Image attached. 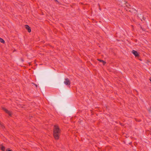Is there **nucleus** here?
Here are the masks:
<instances>
[{
	"mask_svg": "<svg viewBox=\"0 0 151 151\" xmlns=\"http://www.w3.org/2000/svg\"><path fill=\"white\" fill-rule=\"evenodd\" d=\"M54 127L53 133V136L55 139H58L59 138V129L57 125H55Z\"/></svg>",
	"mask_w": 151,
	"mask_h": 151,
	"instance_id": "obj_1",
	"label": "nucleus"
},
{
	"mask_svg": "<svg viewBox=\"0 0 151 151\" xmlns=\"http://www.w3.org/2000/svg\"><path fill=\"white\" fill-rule=\"evenodd\" d=\"M64 83L66 85H68L70 84V82L68 79L65 78L64 81Z\"/></svg>",
	"mask_w": 151,
	"mask_h": 151,
	"instance_id": "obj_2",
	"label": "nucleus"
},
{
	"mask_svg": "<svg viewBox=\"0 0 151 151\" xmlns=\"http://www.w3.org/2000/svg\"><path fill=\"white\" fill-rule=\"evenodd\" d=\"M3 109L9 115V116H11L12 114L11 112L4 108Z\"/></svg>",
	"mask_w": 151,
	"mask_h": 151,
	"instance_id": "obj_3",
	"label": "nucleus"
},
{
	"mask_svg": "<svg viewBox=\"0 0 151 151\" xmlns=\"http://www.w3.org/2000/svg\"><path fill=\"white\" fill-rule=\"evenodd\" d=\"M25 27L26 29H27L28 30V32H30L31 31V30L30 29V28L29 27V26L27 25H25Z\"/></svg>",
	"mask_w": 151,
	"mask_h": 151,
	"instance_id": "obj_4",
	"label": "nucleus"
},
{
	"mask_svg": "<svg viewBox=\"0 0 151 151\" xmlns=\"http://www.w3.org/2000/svg\"><path fill=\"white\" fill-rule=\"evenodd\" d=\"M132 52L135 56H138V54L137 51L134 50H133L132 51Z\"/></svg>",
	"mask_w": 151,
	"mask_h": 151,
	"instance_id": "obj_5",
	"label": "nucleus"
},
{
	"mask_svg": "<svg viewBox=\"0 0 151 151\" xmlns=\"http://www.w3.org/2000/svg\"><path fill=\"white\" fill-rule=\"evenodd\" d=\"M0 148L3 151H5V147L4 146L2 145H1V146H0Z\"/></svg>",
	"mask_w": 151,
	"mask_h": 151,
	"instance_id": "obj_6",
	"label": "nucleus"
},
{
	"mask_svg": "<svg viewBox=\"0 0 151 151\" xmlns=\"http://www.w3.org/2000/svg\"><path fill=\"white\" fill-rule=\"evenodd\" d=\"M129 11L131 12H133L134 13H136V12H137V11L134 9H132V11L130 10Z\"/></svg>",
	"mask_w": 151,
	"mask_h": 151,
	"instance_id": "obj_7",
	"label": "nucleus"
},
{
	"mask_svg": "<svg viewBox=\"0 0 151 151\" xmlns=\"http://www.w3.org/2000/svg\"><path fill=\"white\" fill-rule=\"evenodd\" d=\"M0 42L3 43H4V41L1 38H0Z\"/></svg>",
	"mask_w": 151,
	"mask_h": 151,
	"instance_id": "obj_8",
	"label": "nucleus"
},
{
	"mask_svg": "<svg viewBox=\"0 0 151 151\" xmlns=\"http://www.w3.org/2000/svg\"><path fill=\"white\" fill-rule=\"evenodd\" d=\"M101 62H102L104 65L106 63V62L103 60H101Z\"/></svg>",
	"mask_w": 151,
	"mask_h": 151,
	"instance_id": "obj_9",
	"label": "nucleus"
},
{
	"mask_svg": "<svg viewBox=\"0 0 151 151\" xmlns=\"http://www.w3.org/2000/svg\"><path fill=\"white\" fill-rule=\"evenodd\" d=\"M6 151H12V150L9 149H6Z\"/></svg>",
	"mask_w": 151,
	"mask_h": 151,
	"instance_id": "obj_10",
	"label": "nucleus"
},
{
	"mask_svg": "<svg viewBox=\"0 0 151 151\" xmlns=\"http://www.w3.org/2000/svg\"><path fill=\"white\" fill-rule=\"evenodd\" d=\"M130 6V5H129V4H127V5H126V6H127V7H128V6Z\"/></svg>",
	"mask_w": 151,
	"mask_h": 151,
	"instance_id": "obj_11",
	"label": "nucleus"
},
{
	"mask_svg": "<svg viewBox=\"0 0 151 151\" xmlns=\"http://www.w3.org/2000/svg\"><path fill=\"white\" fill-rule=\"evenodd\" d=\"M33 84L35 86H36V87H37V85L36 84Z\"/></svg>",
	"mask_w": 151,
	"mask_h": 151,
	"instance_id": "obj_12",
	"label": "nucleus"
},
{
	"mask_svg": "<svg viewBox=\"0 0 151 151\" xmlns=\"http://www.w3.org/2000/svg\"><path fill=\"white\" fill-rule=\"evenodd\" d=\"M98 60L100 61V62H101V61L102 60H101L100 59H98Z\"/></svg>",
	"mask_w": 151,
	"mask_h": 151,
	"instance_id": "obj_13",
	"label": "nucleus"
},
{
	"mask_svg": "<svg viewBox=\"0 0 151 151\" xmlns=\"http://www.w3.org/2000/svg\"><path fill=\"white\" fill-rule=\"evenodd\" d=\"M150 81H151V78H150Z\"/></svg>",
	"mask_w": 151,
	"mask_h": 151,
	"instance_id": "obj_14",
	"label": "nucleus"
},
{
	"mask_svg": "<svg viewBox=\"0 0 151 151\" xmlns=\"http://www.w3.org/2000/svg\"><path fill=\"white\" fill-rule=\"evenodd\" d=\"M143 19L144 20L145 18L143 17Z\"/></svg>",
	"mask_w": 151,
	"mask_h": 151,
	"instance_id": "obj_15",
	"label": "nucleus"
},
{
	"mask_svg": "<svg viewBox=\"0 0 151 151\" xmlns=\"http://www.w3.org/2000/svg\"><path fill=\"white\" fill-rule=\"evenodd\" d=\"M55 1H57V0H55Z\"/></svg>",
	"mask_w": 151,
	"mask_h": 151,
	"instance_id": "obj_16",
	"label": "nucleus"
}]
</instances>
